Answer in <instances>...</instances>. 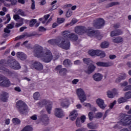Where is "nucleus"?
Instances as JSON below:
<instances>
[{
    "label": "nucleus",
    "instance_id": "1",
    "mask_svg": "<svg viewBox=\"0 0 131 131\" xmlns=\"http://www.w3.org/2000/svg\"><path fill=\"white\" fill-rule=\"evenodd\" d=\"M33 53L35 57L42 58V60L44 63H50L53 60V54L51 50L47 49L45 53L43 48L39 45H35L34 46Z\"/></svg>",
    "mask_w": 131,
    "mask_h": 131
},
{
    "label": "nucleus",
    "instance_id": "2",
    "mask_svg": "<svg viewBox=\"0 0 131 131\" xmlns=\"http://www.w3.org/2000/svg\"><path fill=\"white\" fill-rule=\"evenodd\" d=\"M92 29L93 28L88 27L87 28L85 26H78L75 27V32L78 34V35H82L84 33H87L88 36L90 37H98L99 34V31L92 30Z\"/></svg>",
    "mask_w": 131,
    "mask_h": 131
},
{
    "label": "nucleus",
    "instance_id": "3",
    "mask_svg": "<svg viewBox=\"0 0 131 131\" xmlns=\"http://www.w3.org/2000/svg\"><path fill=\"white\" fill-rule=\"evenodd\" d=\"M49 45L51 46H58L63 50H69L70 49V41L65 39L63 37H59L57 39H51L48 41Z\"/></svg>",
    "mask_w": 131,
    "mask_h": 131
},
{
    "label": "nucleus",
    "instance_id": "4",
    "mask_svg": "<svg viewBox=\"0 0 131 131\" xmlns=\"http://www.w3.org/2000/svg\"><path fill=\"white\" fill-rule=\"evenodd\" d=\"M4 64H7L8 66H10L12 69L14 70H18L21 69V66L18 61L12 58H9L7 61L5 59H1L0 60L1 65H4Z\"/></svg>",
    "mask_w": 131,
    "mask_h": 131
},
{
    "label": "nucleus",
    "instance_id": "5",
    "mask_svg": "<svg viewBox=\"0 0 131 131\" xmlns=\"http://www.w3.org/2000/svg\"><path fill=\"white\" fill-rule=\"evenodd\" d=\"M119 122L123 126H128L131 124V115L121 114L119 116Z\"/></svg>",
    "mask_w": 131,
    "mask_h": 131
},
{
    "label": "nucleus",
    "instance_id": "6",
    "mask_svg": "<svg viewBox=\"0 0 131 131\" xmlns=\"http://www.w3.org/2000/svg\"><path fill=\"white\" fill-rule=\"evenodd\" d=\"M16 107L17 111L20 114H24L28 110V106L25 102L22 100H18L16 103Z\"/></svg>",
    "mask_w": 131,
    "mask_h": 131
},
{
    "label": "nucleus",
    "instance_id": "7",
    "mask_svg": "<svg viewBox=\"0 0 131 131\" xmlns=\"http://www.w3.org/2000/svg\"><path fill=\"white\" fill-rule=\"evenodd\" d=\"M38 105H39L40 107H43L44 106H46V105H47L46 107V111L48 114H51V112H52V108L53 107V103L52 102L46 99H43L38 103Z\"/></svg>",
    "mask_w": 131,
    "mask_h": 131
},
{
    "label": "nucleus",
    "instance_id": "8",
    "mask_svg": "<svg viewBox=\"0 0 131 131\" xmlns=\"http://www.w3.org/2000/svg\"><path fill=\"white\" fill-rule=\"evenodd\" d=\"M88 54L90 56H92V57H94V56H97L100 57V58H104V57H106L105 52L100 50H90L88 52Z\"/></svg>",
    "mask_w": 131,
    "mask_h": 131
},
{
    "label": "nucleus",
    "instance_id": "9",
    "mask_svg": "<svg viewBox=\"0 0 131 131\" xmlns=\"http://www.w3.org/2000/svg\"><path fill=\"white\" fill-rule=\"evenodd\" d=\"M76 93L81 103H83L86 100V96L82 89L80 88L77 89Z\"/></svg>",
    "mask_w": 131,
    "mask_h": 131
},
{
    "label": "nucleus",
    "instance_id": "10",
    "mask_svg": "<svg viewBox=\"0 0 131 131\" xmlns=\"http://www.w3.org/2000/svg\"><path fill=\"white\" fill-rule=\"evenodd\" d=\"M105 25V20L102 18H99L93 23V26L96 29H101Z\"/></svg>",
    "mask_w": 131,
    "mask_h": 131
},
{
    "label": "nucleus",
    "instance_id": "11",
    "mask_svg": "<svg viewBox=\"0 0 131 131\" xmlns=\"http://www.w3.org/2000/svg\"><path fill=\"white\" fill-rule=\"evenodd\" d=\"M32 69H35L37 71H41L43 70V65L39 61H34L30 65Z\"/></svg>",
    "mask_w": 131,
    "mask_h": 131
},
{
    "label": "nucleus",
    "instance_id": "12",
    "mask_svg": "<svg viewBox=\"0 0 131 131\" xmlns=\"http://www.w3.org/2000/svg\"><path fill=\"white\" fill-rule=\"evenodd\" d=\"M4 71L5 74H7V75L10 77H16L17 76V73L16 72L10 71L4 66L0 67V71Z\"/></svg>",
    "mask_w": 131,
    "mask_h": 131
},
{
    "label": "nucleus",
    "instance_id": "13",
    "mask_svg": "<svg viewBox=\"0 0 131 131\" xmlns=\"http://www.w3.org/2000/svg\"><path fill=\"white\" fill-rule=\"evenodd\" d=\"M38 35V34L35 32H33L32 33H25L23 35H19L15 37V40H19V39H22L24 37H31L32 36H35Z\"/></svg>",
    "mask_w": 131,
    "mask_h": 131
},
{
    "label": "nucleus",
    "instance_id": "14",
    "mask_svg": "<svg viewBox=\"0 0 131 131\" xmlns=\"http://www.w3.org/2000/svg\"><path fill=\"white\" fill-rule=\"evenodd\" d=\"M40 113L41 114L40 120L42 121L43 124L45 125H47V124H49L50 119H49V116H48V115L45 114H42V113H43V111H41Z\"/></svg>",
    "mask_w": 131,
    "mask_h": 131
},
{
    "label": "nucleus",
    "instance_id": "15",
    "mask_svg": "<svg viewBox=\"0 0 131 131\" xmlns=\"http://www.w3.org/2000/svg\"><path fill=\"white\" fill-rule=\"evenodd\" d=\"M54 115L58 118H62L64 116V112L61 108H56L55 109Z\"/></svg>",
    "mask_w": 131,
    "mask_h": 131
},
{
    "label": "nucleus",
    "instance_id": "16",
    "mask_svg": "<svg viewBox=\"0 0 131 131\" xmlns=\"http://www.w3.org/2000/svg\"><path fill=\"white\" fill-rule=\"evenodd\" d=\"M0 86H3V88L11 86V81L6 77L3 81L0 82Z\"/></svg>",
    "mask_w": 131,
    "mask_h": 131
},
{
    "label": "nucleus",
    "instance_id": "17",
    "mask_svg": "<svg viewBox=\"0 0 131 131\" xmlns=\"http://www.w3.org/2000/svg\"><path fill=\"white\" fill-rule=\"evenodd\" d=\"M122 34H123V31L120 29H116L111 32V37L118 36L119 35H122Z\"/></svg>",
    "mask_w": 131,
    "mask_h": 131
},
{
    "label": "nucleus",
    "instance_id": "18",
    "mask_svg": "<svg viewBox=\"0 0 131 131\" xmlns=\"http://www.w3.org/2000/svg\"><path fill=\"white\" fill-rule=\"evenodd\" d=\"M107 97L111 99H113L117 95V90L116 89H113L112 91H108L107 92Z\"/></svg>",
    "mask_w": 131,
    "mask_h": 131
},
{
    "label": "nucleus",
    "instance_id": "19",
    "mask_svg": "<svg viewBox=\"0 0 131 131\" xmlns=\"http://www.w3.org/2000/svg\"><path fill=\"white\" fill-rule=\"evenodd\" d=\"M96 104H97L101 109H105L106 108V105H105L104 100L101 98H98L96 100Z\"/></svg>",
    "mask_w": 131,
    "mask_h": 131
},
{
    "label": "nucleus",
    "instance_id": "20",
    "mask_svg": "<svg viewBox=\"0 0 131 131\" xmlns=\"http://www.w3.org/2000/svg\"><path fill=\"white\" fill-rule=\"evenodd\" d=\"M16 57L21 61H24V60H26V59H27V56L26 54L21 52H18L16 53Z\"/></svg>",
    "mask_w": 131,
    "mask_h": 131
},
{
    "label": "nucleus",
    "instance_id": "21",
    "mask_svg": "<svg viewBox=\"0 0 131 131\" xmlns=\"http://www.w3.org/2000/svg\"><path fill=\"white\" fill-rule=\"evenodd\" d=\"M69 116H73L70 118V119L72 121H74V120L76 119L77 116H78L77 111L75 110H73L70 113Z\"/></svg>",
    "mask_w": 131,
    "mask_h": 131
},
{
    "label": "nucleus",
    "instance_id": "22",
    "mask_svg": "<svg viewBox=\"0 0 131 131\" xmlns=\"http://www.w3.org/2000/svg\"><path fill=\"white\" fill-rule=\"evenodd\" d=\"M8 98H9V94L7 93V92H3L0 96L1 100L4 103L8 101Z\"/></svg>",
    "mask_w": 131,
    "mask_h": 131
},
{
    "label": "nucleus",
    "instance_id": "23",
    "mask_svg": "<svg viewBox=\"0 0 131 131\" xmlns=\"http://www.w3.org/2000/svg\"><path fill=\"white\" fill-rule=\"evenodd\" d=\"M67 38H69L72 41H76L78 39V36L75 35L74 33H71L67 35Z\"/></svg>",
    "mask_w": 131,
    "mask_h": 131
},
{
    "label": "nucleus",
    "instance_id": "24",
    "mask_svg": "<svg viewBox=\"0 0 131 131\" xmlns=\"http://www.w3.org/2000/svg\"><path fill=\"white\" fill-rule=\"evenodd\" d=\"M95 70H96V66H95V65H94L92 63L88 66V70L86 72V73H88V74H91V73H93Z\"/></svg>",
    "mask_w": 131,
    "mask_h": 131
},
{
    "label": "nucleus",
    "instance_id": "25",
    "mask_svg": "<svg viewBox=\"0 0 131 131\" xmlns=\"http://www.w3.org/2000/svg\"><path fill=\"white\" fill-rule=\"evenodd\" d=\"M93 78L95 81H101L103 79V76L100 73H96L93 75Z\"/></svg>",
    "mask_w": 131,
    "mask_h": 131
},
{
    "label": "nucleus",
    "instance_id": "26",
    "mask_svg": "<svg viewBox=\"0 0 131 131\" xmlns=\"http://www.w3.org/2000/svg\"><path fill=\"white\" fill-rule=\"evenodd\" d=\"M96 65L99 67H109V66H111L110 62H103L101 61L97 62Z\"/></svg>",
    "mask_w": 131,
    "mask_h": 131
},
{
    "label": "nucleus",
    "instance_id": "27",
    "mask_svg": "<svg viewBox=\"0 0 131 131\" xmlns=\"http://www.w3.org/2000/svg\"><path fill=\"white\" fill-rule=\"evenodd\" d=\"M122 41H123V38L120 36L115 37L113 39V42H114V43H120V42H122Z\"/></svg>",
    "mask_w": 131,
    "mask_h": 131
},
{
    "label": "nucleus",
    "instance_id": "28",
    "mask_svg": "<svg viewBox=\"0 0 131 131\" xmlns=\"http://www.w3.org/2000/svg\"><path fill=\"white\" fill-rule=\"evenodd\" d=\"M50 14L45 15L43 17L39 18V21H41L42 24H45V23H46V22H47L48 19L50 18Z\"/></svg>",
    "mask_w": 131,
    "mask_h": 131
},
{
    "label": "nucleus",
    "instance_id": "29",
    "mask_svg": "<svg viewBox=\"0 0 131 131\" xmlns=\"http://www.w3.org/2000/svg\"><path fill=\"white\" fill-rule=\"evenodd\" d=\"M83 62L84 64H86V65L90 66L91 65V64H93V60L91 59V58H84L83 59Z\"/></svg>",
    "mask_w": 131,
    "mask_h": 131
},
{
    "label": "nucleus",
    "instance_id": "30",
    "mask_svg": "<svg viewBox=\"0 0 131 131\" xmlns=\"http://www.w3.org/2000/svg\"><path fill=\"white\" fill-rule=\"evenodd\" d=\"M126 78V74L125 73H123L121 76L118 77L116 79V82H120L122 80H124Z\"/></svg>",
    "mask_w": 131,
    "mask_h": 131
},
{
    "label": "nucleus",
    "instance_id": "31",
    "mask_svg": "<svg viewBox=\"0 0 131 131\" xmlns=\"http://www.w3.org/2000/svg\"><path fill=\"white\" fill-rule=\"evenodd\" d=\"M72 63H71V60L70 59H66L63 62V65L66 67H70Z\"/></svg>",
    "mask_w": 131,
    "mask_h": 131
},
{
    "label": "nucleus",
    "instance_id": "32",
    "mask_svg": "<svg viewBox=\"0 0 131 131\" xmlns=\"http://www.w3.org/2000/svg\"><path fill=\"white\" fill-rule=\"evenodd\" d=\"M88 127L90 128V129H95L97 128V126H96V124L94 123H89L87 124Z\"/></svg>",
    "mask_w": 131,
    "mask_h": 131
},
{
    "label": "nucleus",
    "instance_id": "33",
    "mask_svg": "<svg viewBox=\"0 0 131 131\" xmlns=\"http://www.w3.org/2000/svg\"><path fill=\"white\" fill-rule=\"evenodd\" d=\"M12 121L14 124H20L21 123V120L17 118H13Z\"/></svg>",
    "mask_w": 131,
    "mask_h": 131
},
{
    "label": "nucleus",
    "instance_id": "34",
    "mask_svg": "<svg viewBox=\"0 0 131 131\" xmlns=\"http://www.w3.org/2000/svg\"><path fill=\"white\" fill-rule=\"evenodd\" d=\"M117 5H119V2H112L107 4L106 8L108 9V8H111V7H113V6H117Z\"/></svg>",
    "mask_w": 131,
    "mask_h": 131
},
{
    "label": "nucleus",
    "instance_id": "35",
    "mask_svg": "<svg viewBox=\"0 0 131 131\" xmlns=\"http://www.w3.org/2000/svg\"><path fill=\"white\" fill-rule=\"evenodd\" d=\"M61 106L62 107H63V108H68V107H69V101L67 100L64 102H61Z\"/></svg>",
    "mask_w": 131,
    "mask_h": 131
},
{
    "label": "nucleus",
    "instance_id": "36",
    "mask_svg": "<svg viewBox=\"0 0 131 131\" xmlns=\"http://www.w3.org/2000/svg\"><path fill=\"white\" fill-rule=\"evenodd\" d=\"M109 47V43L106 41L102 42L101 44L102 49H107Z\"/></svg>",
    "mask_w": 131,
    "mask_h": 131
},
{
    "label": "nucleus",
    "instance_id": "37",
    "mask_svg": "<svg viewBox=\"0 0 131 131\" xmlns=\"http://www.w3.org/2000/svg\"><path fill=\"white\" fill-rule=\"evenodd\" d=\"M127 101V99L125 98V97H121L118 99V102L119 104H121V103H125Z\"/></svg>",
    "mask_w": 131,
    "mask_h": 131
},
{
    "label": "nucleus",
    "instance_id": "38",
    "mask_svg": "<svg viewBox=\"0 0 131 131\" xmlns=\"http://www.w3.org/2000/svg\"><path fill=\"white\" fill-rule=\"evenodd\" d=\"M37 22V21L35 19H31L30 21V23H29V26H30V27H33V26H34V25H35V24Z\"/></svg>",
    "mask_w": 131,
    "mask_h": 131
},
{
    "label": "nucleus",
    "instance_id": "39",
    "mask_svg": "<svg viewBox=\"0 0 131 131\" xmlns=\"http://www.w3.org/2000/svg\"><path fill=\"white\" fill-rule=\"evenodd\" d=\"M124 97L127 100L131 99V91L126 92L124 94Z\"/></svg>",
    "mask_w": 131,
    "mask_h": 131
},
{
    "label": "nucleus",
    "instance_id": "40",
    "mask_svg": "<svg viewBox=\"0 0 131 131\" xmlns=\"http://www.w3.org/2000/svg\"><path fill=\"white\" fill-rule=\"evenodd\" d=\"M40 96V95L39 94V92H37L33 94V97L34 99H35L36 101H37Z\"/></svg>",
    "mask_w": 131,
    "mask_h": 131
},
{
    "label": "nucleus",
    "instance_id": "41",
    "mask_svg": "<svg viewBox=\"0 0 131 131\" xmlns=\"http://www.w3.org/2000/svg\"><path fill=\"white\" fill-rule=\"evenodd\" d=\"M33 130V128L32 127L30 126H25L21 131H32Z\"/></svg>",
    "mask_w": 131,
    "mask_h": 131
},
{
    "label": "nucleus",
    "instance_id": "42",
    "mask_svg": "<svg viewBox=\"0 0 131 131\" xmlns=\"http://www.w3.org/2000/svg\"><path fill=\"white\" fill-rule=\"evenodd\" d=\"M70 31L69 30H65L63 31L62 33L61 34L62 36H64V37H66L67 38V35L70 34Z\"/></svg>",
    "mask_w": 131,
    "mask_h": 131
},
{
    "label": "nucleus",
    "instance_id": "43",
    "mask_svg": "<svg viewBox=\"0 0 131 131\" xmlns=\"http://www.w3.org/2000/svg\"><path fill=\"white\" fill-rule=\"evenodd\" d=\"M63 22H65V18H57V23H58V24H62V23H63Z\"/></svg>",
    "mask_w": 131,
    "mask_h": 131
},
{
    "label": "nucleus",
    "instance_id": "44",
    "mask_svg": "<svg viewBox=\"0 0 131 131\" xmlns=\"http://www.w3.org/2000/svg\"><path fill=\"white\" fill-rule=\"evenodd\" d=\"M102 116H103V113L101 112H98L96 113V114L95 116V117L97 119H99V118H101Z\"/></svg>",
    "mask_w": 131,
    "mask_h": 131
},
{
    "label": "nucleus",
    "instance_id": "45",
    "mask_svg": "<svg viewBox=\"0 0 131 131\" xmlns=\"http://www.w3.org/2000/svg\"><path fill=\"white\" fill-rule=\"evenodd\" d=\"M59 73H60V74H62V75H65V74H66L67 73V69H66L65 68L61 69L59 71Z\"/></svg>",
    "mask_w": 131,
    "mask_h": 131
},
{
    "label": "nucleus",
    "instance_id": "46",
    "mask_svg": "<svg viewBox=\"0 0 131 131\" xmlns=\"http://www.w3.org/2000/svg\"><path fill=\"white\" fill-rule=\"evenodd\" d=\"M88 116L90 120H93V119H94V113L92 112H89Z\"/></svg>",
    "mask_w": 131,
    "mask_h": 131
},
{
    "label": "nucleus",
    "instance_id": "47",
    "mask_svg": "<svg viewBox=\"0 0 131 131\" xmlns=\"http://www.w3.org/2000/svg\"><path fill=\"white\" fill-rule=\"evenodd\" d=\"M130 90H131V84L128 85L123 89V92H126L127 91H130Z\"/></svg>",
    "mask_w": 131,
    "mask_h": 131
},
{
    "label": "nucleus",
    "instance_id": "48",
    "mask_svg": "<svg viewBox=\"0 0 131 131\" xmlns=\"http://www.w3.org/2000/svg\"><path fill=\"white\" fill-rule=\"evenodd\" d=\"M6 18H7V21L4 23V24H8L10 21H11V15L9 14L6 15Z\"/></svg>",
    "mask_w": 131,
    "mask_h": 131
},
{
    "label": "nucleus",
    "instance_id": "49",
    "mask_svg": "<svg viewBox=\"0 0 131 131\" xmlns=\"http://www.w3.org/2000/svg\"><path fill=\"white\" fill-rule=\"evenodd\" d=\"M76 124L78 127H80V126H81V124L80 123V120H79V119L77 118L76 119Z\"/></svg>",
    "mask_w": 131,
    "mask_h": 131
},
{
    "label": "nucleus",
    "instance_id": "50",
    "mask_svg": "<svg viewBox=\"0 0 131 131\" xmlns=\"http://www.w3.org/2000/svg\"><path fill=\"white\" fill-rule=\"evenodd\" d=\"M12 24L8 25L7 27L8 29H13V28H14V25H15V24L13 22H12Z\"/></svg>",
    "mask_w": 131,
    "mask_h": 131
},
{
    "label": "nucleus",
    "instance_id": "51",
    "mask_svg": "<svg viewBox=\"0 0 131 131\" xmlns=\"http://www.w3.org/2000/svg\"><path fill=\"white\" fill-rule=\"evenodd\" d=\"M6 2H10L12 6H15L17 4V0H5Z\"/></svg>",
    "mask_w": 131,
    "mask_h": 131
},
{
    "label": "nucleus",
    "instance_id": "52",
    "mask_svg": "<svg viewBox=\"0 0 131 131\" xmlns=\"http://www.w3.org/2000/svg\"><path fill=\"white\" fill-rule=\"evenodd\" d=\"M116 104V100H114L113 102L111 103L110 105V109H113V107H114Z\"/></svg>",
    "mask_w": 131,
    "mask_h": 131
},
{
    "label": "nucleus",
    "instance_id": "53",
    "mask_svg": "<svg viewBox=\"0 0 131 131\" xmlns=\"http://www.w3.org/2000/svg\"><path fill=\"white\" fill-rule=\"evenodd\" d=\"M121 86H124L126 88V86H127V84H128V82L127 81H124L122 83H121L120 84Z\"/></svg>",
    "mask_w": 131,
    "mask_h": 131
},
{
    "label": "nucleus",
    "instance_id": "54",
    "mask_svg": "<svg viewBox=\"0 0 131 131\" xmlns=\"http://www.w3.org/2000/svg\"><path fill=\"white\" fill-rule=\"evenodd\" d=\"M85 119H86L85 116L83 115V116H81L80 120H81V122H82V123H83L84 122V121H85Z\"/></svg>",
    "mask_w": 131,
    "mask_h": 131
},
{
    "label": "nucleus",
    "instance_id": "55",
    "mask_svg": "<svg viewBox=\"0 0 131 131\" xmlns=\"http://www.w3.org/2000/svg\"><path fill=\"white\" fill-rule=\"evenodd\" d=\"M31 2H32V5H31V9L34 10L35 9V2H34V0H31Z\"/></svg>",
    "mask_w": 131,
    "mask_h": 131
},
{
    "label": "nucleus",
    "instance_id": "56",
    "mask_svg": "<svg viewBox=\"0 0 131 131\" xmlns=\"http://www.w3.org/2000/svg\"><path fill=\"white\" fill-rule=\"evenodd\" d=\"M72 15V12L69 10H68L67 12V17L68 18H69V17H71V16Z\"/></svg>",
    "mask_w": 131,
    "mask_h": 131
},
{
    "label": "nucleus",
    "instance_id": "57",
    "mask_svg": "<svg viewBox=\"0 0 131 131\" xmlns=\"http://www.w3.org/2000/svg\"><path fill=\"white\" fill-rule=\"evenodd\" d=\"M109 58L111 60H114V59H116V55L114 54H111L109 56Z\"/></svg>",
    "mask_w": 131,
    "mask_h": 131
},
{
    "label": "nucleus",
    "instance_id": "58",
    "mask_svg": "<svg viewBox=\"0 0 131 131\" xmlns=\"http://www.w3.org/2000/svg\"><path fill=\"white\" fill-rule=\"evenodd\" d=\"M75 65H80L81 64V61L80 60H77L74 62Z\"/></svg>",
    "mask_w": 131,
    "mask_h": 131
},
{
    "label": "nucleus",
    "instance_id": "59",
    "mask_svg": "<svg viewBox=\"0 0 131 131\" xmlns=\"http://www.w3.org/2000/svg\"><path fill=\"white\" fill-rule=\"evenodd\" d=\"M13 18L14 20H19L20 16L18 14H15L13 15Z\"/></svg>",
    "mask_w": 131,
    "mask_h": 131
},
{
    "label": "nucleus",
    "instance_id": "60",
    "mask_svg": "<svg viewBox=\"0 0 131 131\" xmlns=\"http://www.w3.org/2000/svg\"><path fill=\"white\" fill-rule=\"evenodd\" d=\"M47 30L46 28H45L43 27H39V31H46Z\"/></svg>",
    "mask_w": 131,
    "mask_h": 131
},
{
    "label": "nucleus",
    "instance_id": "61",
    "mask_svg": "<svg viewBox=\"0 0 131 131\" xmlns=\"http://www.w3.org/2000/svg\"><path fill=\"white\" fill-rule=\"evenodd\" d=\"M31 119L32 120H36V119H37V116H36V115H33L31 117Z\"/></svg>",
    "mask_w": 131,
    "mask_h": 131
},
{
    "label": "nucleus",
    "instance_id": "62",
    "mask_svg": "<svg viewBox=\"0 0 131 131\" xmlns=\"http://www.w3.org/2000/svg\"><path fill=\"white\" fill-rule=\"evenodd\" d=\"M6 76L0 75V82H1V81H3V80H5V79L6 78Z\"/></svg>",
    "mask_w": 131,
    "mask_h": 131
},
{
    "label": "nucleus",
    "instance_id": "63",
    "mask_svg": "<svg viewBox=\"0 0 131 131\" xmlns=\"http://www.w3.org/2000/svg\"><path fill=\"white\" fill-rule=\"evenodd\" d=\"M79 81V80H78L77 79H74L72 81V83H73V84H76L77 83V82H78Z\"/></svg>",
    "mask_w": 131,
    "mask_h": 131
},
{
    "label": "nucleus",
    "instance_id": "64",
    "mask_svg": "<svg viewBox=\"0 0 131 131\" xmlns=\"http://www.w3.org/2000/svg\"><path fill=\"white\" fill-rule=\"evenodd\" d=\"M61 69H62L61 65L57 66L55 68V70H59V71Z\"/></svg>",
    "mask_w": 131,
    "mask_h": 131
}]
</instances>
